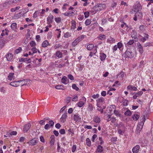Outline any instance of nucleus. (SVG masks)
<instances>
[{
	"label": "nucleus",
	"mask_w": 153,
	"mask_h": 153,
	"mask_svg": "<svg viewBox=\"0 0 153 153\" xmlns=\"http://www.w3.org/2000/svg\"><path fill=\"white\" fill-rule=\"evenodd\" d=\"M88 110L91 111H92L93 107L92 104H89L88 108Z\"/></svg>",
	"instance_id": "nucleus-52"
},
{
	"label": "nucleus",
	"mask_w": 153,
	"mask_h": 153,
	"mask_svg": "<svg viewBox=\"0 0 153 153\" xmlns=\"http://www.w3.org/2000/svg\"><path fill=\"white\" fill-rule=\"evenodd\" d=\"M72 87L73 89L76 91H78L79 90V88L76 86V85L75 84H73L72 85Z\"/></svg>",
	"instance_id": "nucleus-43"
},
{
	"label": "nucleus",
	"mask_w": 153,
	"mask_h": 153,
	"mask_svg": "<svg viewBox=\"0 0 153 153\" xmlns=\"http://www.w3.org/2000/svg\"><path fill=\"white\" fill-rule=\"evenodd\" d=\"M30 143L32 145H35L37 143V141L36 139L35 138L32 139L30 141Z\"/></svg>",
	"instance_id": "nucleus-26"
},
{
	"label": "nucleus",
	"mask_w": 153,
	"mask_h": 153,
	"mask_svg": "<svg viewBox=\"0 0 153 153\" xmlns=\"http://www.w3.org/2000/svg\"><path fill=\"white\" fill-rule=\"evenodd\" d=\"M139 117L140 116L137 114H134L132 117L133 120L135 121L137 120Z\"/></svg>",
	"instance_id": "nucleus-25"
},
{
	"label": "nucleus",
	"mask_w": 153,
	"mask_h": 153,
	"mask_svg": "<svg viewBox=\"0 0 153 153\" xmlns=\"http://www.w3.org/2000/svg\"><path fill=\"white\" fill-rule=\"evenodd\" d=\"M134 41L133 40H130L129 42L127 43V44L128 45H131L133 44Z\"/></svg>",
	"instance_id": "nucleus-64"
},
{
	"label": "nucleus",
	"mask_w": 153,
	"mask_h": 153,
	"mask_svg": "<svg viewBox=\"0 0 153 153\" xmlns=\"http://www.w3.org/2000/svg\"><path fill=\"white\" fill-rule=\"evenodd\" d=\"M74 119L76 122L79 121L81 119L79 115L78 114H76L74 115Z\"/></svg>",
	"instance_id": "nucleus-14"
},
{
	"label": "nucleus",
	"mask_w": 153,
	"mask_h": 153,
	"mask_svg": "<svg viewBox=\"0 0 153 153\" xmlns=\"http://www.w3.org/2000/svg\"><path fill=\"white\" fill-rule=\"evenodd\" d=\"M31 50L33 51V53H36L37 52V49L35 47L32 48Z\"/></svg>",
	"instance_id": "nucleus-56"
},
{
	"label": "nucleus",
	"mask_w": 153,
	"mask_h": 153,
	"mask_svg": "<svg viewBox=\"0 0 153 153\" xmlns=\"http://www.w3.org/2000/svg\"><path fill=\"white\" fill-rule=\"evenodd\" d=\"M153 46V42H149L145 43L144 44V46L146 47L147 46Z\"/></svg>",
	"instance_id": "nucleus-29"
},
{
	"label": "nucleus",
	"mask_w": 153,
	"mask_h": 153,
	"mask_svg": "<svg viewBox=\"0 0 153 153\" xmlns=\"http://www.w3.org/2000/svg\"><path fill=\"white\" fill-rule=\"evenodd\" d=\"M10 27L13 30L15 31L16 29L17 24L16 23H13L11 24Z\"/></svg>",
	"instance_id": "nucleus-19"
},
{
	"label": "nucleus",
	"mask_w": 153,
	"mask_h": 153,
	"mask_svg": "<svg viewBox=\"0 0 153 153\" xmlns=\"http://www.w3.org/2000/svg\"><path fill=\"white\" fill-rule=\"evenodd\" d=\"M126 57H128L129 58H132L134 55L132 51L130 49H128L125 52Z\"/></svg>",
	"instance_id": "nucleus-3"
},
{
	"label": "nucleus",
	"mask_w": 153,
	"mask_h": 153,
	"mask_svg": "<svg viewBox=\"0 0 153 153\" xmlns=\"http://www.w3.org/2000/svg\"><path fill=\"white\" fill-rule=\"evenodd\" d=\"M67 113H64L62 114L61 118V121L63 123L66 120L67 117Z\"/></svg>",
	"instance_id": "nucleus-13"
},
{
	"label": "nucleus",
	"mask_w": 153,
	"mask_h": 153,
	"mask_svg": "<svg viewBox=\"0 0 153 153\" xmlns=\"http://www.w3.org/2000/svg\"><path fill=\"white\" fill-rule=\"evenodd\" d=\"M71 98L70 97H68L66 99V102L68 104L71 101Z\"/></svg>",
	"instance_id": "nucleus-58"
},
{
	"label": "nucleus",
	"mask_w": 153,
	"mask_h": 153,
	"mask_svg": "<svg viewBox=\"0 0 153 153\" xmlns=\"http://www.w3.org/2000/svg\"><path fill=\"white\" fill-rule=\"evenodd\" d=\"M55 20L56 22L57 23H59L61 22V18L59 17L55 18Z\"/></svg>",
	"instance_id": "nucleus-36"
},
{
	"label": "nucleus",
	"mask_w": 153,
	"mask_h": 153,
	"mask_svg": "<svg viewBox=\"0 0 153 153\" xmlns=\"http://www.w3.org/2000/svg\"><path fill=\"white\" fill-rule=\"evenodd\" d=\"M110 116H111V115H109V114H106L105 115V119H106L108 117V119H106L107 121V122H109L111 120L110 119L111 117Z\"/></svg>",
	"instance_id": "nucleus-32"
},
{
	"label": "nucleus",
	"mask_w": 153,
	"mask_h": 153,
	"mask_svg": "<svg viewBox=\"0 0 153 153\" xmlns=\"http://www.w3.org/2000/svg\"><path fill=\"white\" fill-rule=\"evenodd\" d=\"M91 21L90 20L87 19L85 21V24L87 26L88 25L91 23Z\"/></svg>",
	"instance_id": "nucleus-45"
},
{
	"label": "nucleus",
	"mask_w": 153,
	"mask_h": 153,
	"mask_svg": "<svg viewBox=\"0 0 153 153\" xmlns=\"http://www.w3.org/2000/svg\"><path fill=\"white\" fill-rule=\"evenodd\" d=\"M30 45L31 47H33L36 45V43L35 41H32L30 42Z\"/></svg>",
	"instance_id": "nucleus-46"
},
{
	"label": "nucleus",
	"mask_w": 153,
	"mask_h": 153,
	"mask_svg": "<svg viewBox=\"0 0 153 153\" xmlns=\"http://www.w3.org/2000/svg\"><path fill=\"white\" fill-rule=\"evenodd\" d=\"M56 55L59 58H61L62 56V53L59 51H57L56 52Z\"/></svg>",
	"instance_id": "nucleus-24"
},
{
	"label": "nucleus",
	"mask_w": 153,
	"mask_h": 153,
	"mask_svg": "<svg viewBox=\"0 0 153 153\" xmlns=\"http://www.w3.org/2000/svg\"><path fill=\"white\" fill-rule=\"evenodd\" d=\"M83 100L85 101V102L83 101H80L77 103V105L79 107H81L83 106L85 104V102L86 101V99L85 97L82 98V99Z\"/></svg>",
	"instance_id": "nucleus-7"
},
{
	"label": "nucleus",
	"mask_w": 153,
	"mask_h": 153,
	"mask_svg": "<svg viewBox=\"0 0 153 153\" xmlns=\"http://www.w3.org/2000/svg\"><path fill=\"white\" fill-rule=\"evenodd\" d=\"M78 99V96L76 95H75V97L72 99V101H77Z\"/></svg>",
	"instance_id": "nucleus-62"
},
{
	"label": "nucleus",
	"mask_w": 153,
	"mask_h": 153,
	"mask_svg": "<svg viewBox=\"0 0 153 153\" xmlns=\"http://www.w3.org/2000/svg\"><path fill=\"white\" fill-rule=\"evenodd\" d=\"M86 144L87 145L89 146H91V143L90 140L88 138H87L86 139Z\"/></svg>",
	"instance_id": "nucleus-39"
},
{
	"label": "nucleus",
	"mask_w": 153,
	"mask_h": 153,
	"mask_svg": "<svg viewBox=\"0 0 153 153\" xmlns=\"http://www.w3.org/2000/svg\"><path fill=\"white\" fill-rule=\"evenodd\" d=\"M114 112L117 116H119L120 117V115H121V114H120L119 111H116L115 109L114 110Z\"/></svg>",
	"instance_id": "nucleus-42"
},
{
	"label": "nucleus",
	"mask_w": 153,
	"mask_h": 153,
	"mask_svg": "<svg viewBox=\"0 0 153 153\" xmlns=\"http://www.w3.org/2000/svg\"><path fill=\"white\" fill-rule=\"evenodd\" d=\"M97 137V134H94L92 136V141L93 142L95 141V139Z\"/></svg>",
	"instance_id": "nucleus-53"
},
{
	"label": "nucleus",
	"mask_w": 153,
	"mask_h": 153,
	"mask_svg": "<svg viewBox=\"0 0 153 153\" xmlns=\"http://www.w3.org/2000/svg\"><path fill=\"white\" fill-rule=\"evenodd\" d=\"M20 6H18L16 7L15 8H12L11 9V11L12 12H14L16 10H18L19 8H20Z\"/></svg>",
	"instance_id": "nucleus-31"
},
{
	"label": "nucleus",
	"mask_w": 153,
	"mask_h": 153,
	"mask_svg": "<svg viewBox=\"0 0 153 153\" xmlns=\"http://www.w3.org/2000/svg\"><path fill=\"white\" fill-rule=\"evenodd\" d=\"M100 60L102 61L105 60L106 57L105 54L104 53H100Z\"/></svg>",
	"instance_id": "nucleus-18"
},
{
	"label": "nucleus",
	"mask_w": 153,
	"mask_h": 153,
	"mask_svg": "<svg viewBox=\"0 0 153 153\" xmlns=\"http://www.w3.org/2000/svg\"><path fill=\"white\" fill-rule=\"evenodd\" d=\"M85 17V18L88 17L89 16V13L88 12H86L84 13Z\"/></svg>",
	"instance_id": "nucleus-60"
},
{
	"label": "nucleus",
	"mask_w": 153,
	"mask_h": 153,
	"mask_svg": "<svg viewBox=\"0 0 153 153\" xmlns=\"http://www.w3.org/2000/svg\"><path fill=\"white\" fill-rule=\"evenodd\" d=\"M5 56L8 61L11 60L13 58V55L11 53H8Z\"/></svg>",
	"instance_id": "nucleus-11"
},
{
	"label": "nucleus",
	"mask_w": 153,
	"mask_h": 153,
	"mask_svg": "<svg viewBox=\"0 0 153 153\" xmlns=\"http://www.w3.org/2000/svg\"><path fill=\"white\" fill-rule=\"evenodd\" d=\"M99 97V95L98 94H97L96 95L94 94L93 95L92 97L94 99H96L98 98Z\"/></svg>",
	"instance_id": "nucleus-61"
},
{
	"label": "nucleus",
	"mask_w": 153,
	"mask_h": 153,
	"mask_svg": "<svg viewBox=\"0 0 153 153\" xmlns=\"http://www.w3.org/2000/svg\"><path fill=\"white\" fill-rule=\"evenodd\" d=\"M143 93V91H140L137 93L136 94L137 96V97L139 96L142 95Z\"/></svg>",
	"instance_id": "nucleus-63"
},
{
	"label": "nucleus",
	"mask_w": 153,
	"mask_h": 153,
	"mask_svg": "<svg viewBox=\"0 0 153 153\" xmlns=\"http://www.w3.org/2000/svg\"><path fill=\"white\" fill-rule=\"evenodd\" d=\"M110 120H111V122L113 123H115V121H116V118L114 117H111V118Z\"/></svg>",
	"instance_id": "nucleus-55"
},
{
	"label": "nucleus",
	"mask_w": 153,
	"mask_h": 153,
	"mask_svg": "<svg viewBox=\"0 0 153 153\" xmlns=\"http://www.w3.org/2000/svg\"><path fill=\"white\" fill-rule=\"evenodd\" d=\"M76 149V146L74 145L72 147V151L73 152H74Z\"/></svg>",
	"instance_id": "nucleus-54"
},
{
	"label": "nucleus",
	"mask_w": 153,
	"mask_h": 153,
	"mask_svg": "<svg viewBox=\"0 0 153 153\" xmlns=\"http://www.w3.org/2000/svg\"><path fill=\"white\" fill-rule=\"evenodd\" d=\"M117 46V47H118L119 49H120L122 48L123 44L121 42H119L118 43Z\"/></svg>",
	"instance_id": "nucleus-50"
},
{
	"label": "nucleus",
	"mask_w": 153,
	"mask_h": 153,
	"mask_svg": "<svg viewBox=\"0 0 153 153\" xmlns=\"http://www.w3.org/2000/svg\"><path fill=\"white\" fill-rule=\"evenodd\" d=\"M14 73H10L7 76V79L10 81L12 80L13 78V77Z\"/></svg>",
	"instance_id": "nucleus-22"
},
{
	"label": "nucleus",
	"mask_w": 153,
	"mask_h": 153,
	"mask_svg": "<svg viewBox=\"0 0 153 153\" xmlns=\"http://www.w3.org/2000/svg\"><path fill=\"white\" fill-rule=\"evenodd\" d=\"M59 132L61 134H63L65 133V131L64 129H61L59 130Z\"/></svg>",
	"instance_id": "nucleus-51"
},
{
	"label": "nucleus",
	"mask_w": 153,
	"mask_h": 153,
	"mask_svg": "<svg viewBox=\"0 0 153 153\" xmlns=\"http://www.w3.org/2000/svg\"><path fill=\"white\" fill-rule=\"evenodd\" d=\"M14 2H15L14 0H9L7 2L4 3V6L5 4H11Z\"/></svg>",
	"instance_id": "nucleus-35"
},
{
	"label": "nucleus",
	"mask_w": 153,
	"mask_h": 153,
	"mask_svg": "<svg viewBox=\"0 0 153 153\" xmlns=\"http://www.w3.org/2000/svg\"><path fill=\"white\" fill-rule=\"evenodd\" d=\"M31 126V124L30 123H28L27 124H25L23 128V131L25 132H26L29 130Z\"/></svg>",
	"instance_id": "nucleus-6"
},
{
	"label": "nucleus",
	"mask_w": 153,
	"mask_h": 153,
	"mask_svg": "<svg viewBox=\"0 0 153 153\" xmlns=\"http://www.w3.org/2000/svg\"><path fill=\"white\" fill-rule=\"evenodd\" d=\"M55 88L57 89H63L64 86L62 85H57L55 87Z\"/></svg>",
	"instance_id": "nucleus-38"
},
{
	"label": "nucleus",
	"mask_w": 153,
	"mask_h": 153,
	"mask_svg": "<svg viewBox=\"0 0 153 153\" xmlns=\"http://www.w3.org/2000/svg\"><path fill=\"white\" fill-rule=\"evenodd\" d=\"M97 7L99 8V10H102L106 7V5L104 4H100L97 6Z\"/></svg>",
	"instance_id": "nucleus-12"
},
{
	"label": "nucleus",
	"mask_w": 153,
	"mask_h": 153,
	"mask_svg": "<svg viewBox=\"0 0 153 153\" xmlns=\"http://www.w3.org/2000/svg\"><path fill=\"white\" fill-rule=\"evenodd\" d=\"M140 147L139 145H137L134 147L132 149L133 153H137L139 152Z\"/></svg>",
	"instance_id": "nucleus-9"
},
{
	"label": "nucleus",
	"mask_w": 153,
	"mask_h": 153,
	"mask_svg": "<svg viewBox=\"0 0 153 153\" xmlns=\"http://www.w3.org/2000/svg\"><path fill=\"white\" fill-rule=\"evenodd\" d=\"M39 11H36L33 14V17L34 18H36L39 15Z\"/></svg>",
	"instance_id": "nucleus-34"
},
{
	"label": "nucleus",
	"mask_w": 153,
	"mask_h": 153,
	"mask_svg": "<svg viewBox=\"0 0 153 153\" xmlns=\"http://www.w3.org/2000/svg\"><path fill=\"white\" fill-rule=\"evenodd\" d=\"M5 43V40L3 39L0 40V50L4 46Z\"/></svg>",
	"instance_id": "nucleus-23"
},
{
	"label": "nucleus",
	"mask_w": 153,
	"mask_h": 153,
	"mask_svg": "<svg viewBox=\"0 0 153 153\" xmlns=\"http://www.w3.org/2000/svg\"><path fill=\"white\" fill-rule=\"evenodd\" d=\"M135 15V16L138 17L139 18H141L142 17V14L140 11L136 12Z\"/></svg>",
	"instance_id": "nucleus-21"
},
{
	"label": "nucleus",
	"mask_w": 153,
	"mask_h": 153,
	"mask_svg": "<svg viewBox=\"0 0 153 153\" xmlns=\"http://www.w3.org/2000/svg\"><path fill=\"white\" fill-rule=\"evenodd\" d=\"M131 35V37L134 38L136 41L138 40V39L137 37V33L135 30H132Z\"/></svg>",
	"instance_id": "nucleus-5"
},
{
	"label": "nucleus",
	"mask_w": 153,
	"mask_h": 153,
	"mask_svg": "<svg viewBox=\"0 0 153 153\" xmlns=\"http://www.w3.org/2000/svg\"><path fill=\"white\" fill-rule=\"evenodd\" d=\"M62 82L65 84H66L68 83L69 81L68 79H67V77L65 76H64L61 79Z\"/></svg>",
	"instance_id": "nucleus-10"
},
{
	"label": "nucleus",
	"mask_w": 153,
	"mask_h": 153,
	"mask_svg": "<svg viewBox=\"0 0 153 153\" xmlns=\"http://www.w3.org/2000/svg\"><path fill=\"white\" fill-rule=\"evenodd\" d=\"M127 88L128 89L133 90L134 91H136L137 90V88L136 87L132 85L128 86H127Z\"/></svg>",
	"instance_id": "nucleus-17"
},
{
	"label": "nucleus",
	"mask_w": 153,
	"mask_h": 153,
	"mask_svg": "<svg viewBox=\"0 0 153 153\" xmlns=\"http://www.w3.org/2000/svg\"><path fill=\"white\" fill-rule=\"evenodd\" d=\"M48 45H49V43L47 40L44 41L42 44V46L44 48L47 47Z\"/></svg>",
	"instance_id": "nucleus-20"
},
{
	"label": "nucleus",
	"mask_w": 153,
	"mask_h": 153,
	"mask_svg": "<svg viewBox=\"0 0 153 153\" xmlns=\"http://www.w3.org/2000/svg\"><path fill=\"white\" fill-rule=\"evenodd\" d=\"M94 120L96 123H99L100 121V118L97 117H96L94 118Z\"/></svg>",
	"instance_id": "nucleus-33"
},
{
	"label": "nucleus",
	"mask_w": 153,
	"mask_h": 153,
	"mask_svg": "<svg viewBox=\"0 0 153 153\" xmlns=\"http://www.w3.org/2000/svg\"><path fill=\"white\" fill-rule=\"evenodd\" d=\"M76 23L74 21H72V26L71 28L74 29L76 28Z\"/></svg>",
	"instance_id": "nucleus-41"
},
{
	"label": "nucleus",
	"mask_w": 153,
	"mask_h": 153,
	"mask_svg": "<svg viewBox=\"0 0 153 153\" xmlns=\"http://www.w3.org/2000/svg\"><path fill=\"white\" fill-rule=\"evenodd\" d=\"M149 35L146 34L145 33L144 37H143L141 38V40L143 42H144L149 38Z\"/></svg>",
	"instance_id": "nucleus-16"
},
{
	"label": "nucleus",
	"mask_w": 153,
	"mask_h": 153,
	"mask_svg": "<svg viewBox=\"0 0 153 153\" xmlns=\"http://www.w3.org/2000/svg\"><path fill=\"white\" fill-rule=\"evenodd\" d=\"M125 114L127 116H129L131 114V112L130 110H128L125 112Z\"/></svg>",
	"instance_id": "nucleus-44"
},
{
	"label": "nucleus",
	"mask_w": 153,
	"mask_h": 153,
	"mask_svg": "<svg viewBox=\"0 0 153 153\" xmlns=\"http://www.w3.org/2000/svg\"><path fill=\"white\" fill-rule=\"evenodd\" d=\"M22 50V48L20 47H19L18 49H16L15 51V52L16 53L18 54L19 53L20 51Z\"/></svg>",
	"instance_id": "nucleus-49"
},
{
	"label": "nucleus",
	"mask_w": 153,
	"mask_h": 153,
	"mask_svg": "<svg viewBox=\"0 0 153 153\" xmlns=\"http://www.w3.org/2000/svg\"><path fill=\"white\" fill-rule=\"evenodd\" d=\"M140 118H141V122H140L138 123L135 131L136 133L137 134L139 133L142 129L144 123L146 120L145 116L144 115H142Z\"/></svg>",
	"instance_id": "nucleus-1"
},
{
	"label": "nucleus",
	"mask_w": 153,
	"mask_h": 153,
	"mask_svg": "<svg viewBox=\"0 0 153 153\" xmlns=\"http://www.w3.org/2000/svg\"><path fill=\"white\" fill-rule=\"evenodd\" d=\"M104 100L105 99L103 97H100L97 100V103H101L103 102H104Z\"/></svg>",
	"instance_id": "nucleus-27"
},
{
	"label": "nucleus",
	"mask_w": 153,
	"mask_h": 153,
	"mask_svg": "<svg viewBox=\"0 0 153 153\" xmlns=\"http://www.w3.org/2000/svg\"><path fill=\"white\" fill-rule=\"evenodd\" d=\"M53 17L52 15L50 14L47 19V21L48 23L49 24L53 22Z\"/></svg>",
	"instance_id": "nucleus-8"
},
{
	"label": "nucleus",
	"mask_w": 153,
	"mask_h": 153,
	"mask_svg": "<svg viewBox=\"0 0 153 153\" xmlns=\"http://www.w3.org/2000/svg\"><path fill=\"white\" fill-rule=\"evenodd\" d=\"M103 147L100 145H99L97 147V149L96 152H98L101 153L103 152Z\"/></svg>",
	"instance_id": "nucleus-15"
},
{
	"label": "nucleus",
	"mask_w": 153,
	"mask_h": 153,
	"mask_svg": "<svg viewBox=\"0 0 153 153\" xmlns=\"http://www.w3.org/2000/svg\"><path fill=\"white\" fill-rule=\"evenodd\" d=\"M71 36V33H66L64 34V37L65 38H68Z\"/></svg>",
	"instance_id": "nucleus-48"
},
{
	"label": "nucleus",
	"mask_w": 153,
	"mask_h": 153,
	"mask_svg": "<svg viewBox=\"0 0 153 153\" xmlns=\"http://www.w3.org/2000/svg\"><path fill=\"white\" fill-rule=\"evenodd\" d=\"M135 12L140 11L142 9V7L139 2L137 1L134 6Z\"/></svg>",
	"instance_id": "nucleus-4"
},
{
	"label": "nucleus",
	"mask_w": 153,
	"mask_h": 153,
	"mask_svg": "<svg viewBox=\"0 0 153 153\" xmlns=\"http://www.w3.org/2000/svg\"><path fill=\"white\" fill-rule=\"evenodd\" d=\"M49 123L50 125V126L52 127L53 126L54 124V122L53 120L50 121H49Z\"/></svg>",
	"instance_id": "nucleus-57"
},
{
	"label": "nucleus",
	"mask_w": 153,
	"mask_h": 153,
	"mask_svg": "<svg viewBox=\"0 0 153 153\" xmlns=\"http://www.w3.org/2000/svg\"><path fill=\"white\" fill-rule=\"evenodd\" d=\"M117 5V3L116 2H114L111 4V7L113 8H114V7H115Z\"/></svg>",
	"instance_id": "nucleus-59"
},
{
	"label": "nucleus",
	"mask_w": 153,
	"mask_h": 153,
	"mask_svg": "<svg viewBox=\"0 0 153 153\" xmlns=\"http://www.w3.org/2000/svg\"><path fill=\"white\" fill-rule=\"evenodd\" d=\"M115 39H114L110 37L107 40V42H109L111 43H112L115 41Z\"/></svg>",
	"instance_id": "nucleus-37"
},
{
	"label": "nucleus",
	"mask_w": 153,
	"mask_h": 153,
	"mask_svg": "<svg viewBox=\"0 0 153 153\" xmlns=\"http://www.w3.org/2000/svg\"><path fill=\"white\" fill-rule=\"evenodd\" d=\"M129 104V102L126 100H123V106H125L128 105Z\"/></svg>",
	"instance_id": "nucleus-28"
},
{
	"label": "nucleus",
	"mask_w": 153,
	"mask_h": 153,
	"mask_svg": "<svg viewBox=\"0 0 153 153\" xmlns=\"http://www.w3.org/2000/svg\"><path fill=\"white\" fill-rule=\"evenodd\" d=\"M94 45L92 44H90L87 46V48L89 50H91L94 47Z\"/></svg>",
	"instance_id": "nucleus-30"
},
{
	"label": "nucleus",
	"mask_w": 153,
	"mask_h": 153,
	"mask_svg": "<svg viewBox=\"0 0 153 153\" xmlns=\"http://www.w3.org/2000/svg\"><path fill=\"white\" fill-rule=\"evenodd\" d=\"M140 30L141 31L143 32L145 30V27L143 25H140L139 27Z\"/></svg>",
	"instance_id": "nucleus-47"
},
{
	"label": "nucleus",
	"mask_w": 153,
	"mask_h": 153,
	"mask_svg": "<svg viewBox=\"0 0 153 153\" xmlns=\"http://www.w3.org/2000/svg\"><path fill=\"white\" fill-rule=\"evenodd\" d=\"M25 81V79H23L22 80L16 81L12 82L10 83V85L13 86L17 87L20 85L19 83L22 82V83L21 84V85L22 86H23L26 84Z\"/></svg>",
	"instance_id": "nucleus-2"
},
{
	"label": "nucleus",
	"mask_w": 153,
	"mask_h": 153,
	"mask_svg": "<svg viewBox=\"0 0 153 153\" xmlns=\"http://www.w3.org/2000/svg\"><path fill=\"white\" fill-rule=\"evenodd\" d=\"M78 42H79L77 40V39H75L74 41L72 42V46L73 47L75 46Z\"/></svg>",
	"instance_id": "nucleus-40"
}]
</instances>
